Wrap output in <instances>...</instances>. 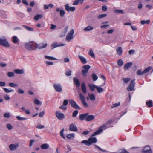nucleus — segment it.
I'll return each mask as SVG.
<instances>
[{"label": "nucleus", "mask_w": 153, "mask_h": 153, "mask_svg": "<svg viewBox=\"0 0 153 153\" xmlns=\"http://www.w3.org/2000/svg\"><path fill=\"white\" fill-rule=\"evenodd\" d=\"M92 137L91 136V137L89 138L88 140H85L82 141L81 143L87 146H90L93 143H96L97 142V138Z\"/></svg>", "instance_id": "nucleus-1"}, {"label": "nucleus", "mask_w": 153, "mask_h": 153, "mask_svg": "<svg viewBox=\"0 0 153 153\" xmlns=\"http://www.w3.org/2000/svg\"><path fill=\"white\" fill-rule=\"evenodd\" d=\"M37 43L33 42L26 43L25 45V48L30 51L33 50L37 48Z\"/></svg>", "instance_id": "nucleus-2"}, {"label": "nucleus", "mask_w": 153, "mask_h": 153, "mask_svg": "<svg viewBox=\"0 0 153 153\" xmlns=\"http://www.w3.org/2000/svg\"><path fill=\"white\" fill-rule=\"evenodd\" d=\"M0 44L5 47H8L10 46L8 42L5 37L0 38Z\"/></svg>", "instance_id": "nucleus-3"}, {"label": "nucleus", "mask_w": 153, "mask_h": 153, "mask_svg": "<svg viewBox=\"0 0 153 153\" xmlns=\"http://www.w3.org/2000/svg\"><path fill=\"white\" fill-rule=\"evenodd\" d=\"M90 68L91 66L88 65H85L83 66L82 72L84 76H86L87 75L88 71Z\"/></svg>", "instance_id": "nucleus-4"}, {"label": "nucleus", "mask_w": 153, "mask_h": 153, "mask_svg": "<svg viewBox=\"0 0 153 153\" xmlns=\"http://www.w3.org/2000/svg\"><path fill=\"white\" fill-rule=\"evenodd\" d=\"M135 79H134L130 82L129 85L127 87V89L129 91H131L134 90V86Z\"/></svg>", "instance_id": "nucleus-5"}, {"label": "nucleus", "mask_w": 153, "mask_h": 153, "mask_svg": "<svg viewBox=\"0 0 153 153\" xmlns=\"http://www.w3.org/2000/svg\"><path fill=\"white\" fill-rule=\"evenodd\" d=\"M79 98L82 102V103L85 107L87 108L88 106L85 101V97L82 93L79 94Z\"/></svg>", "instance_id": "nucleus-6"}, {"label": "nucleus", "mask_w": 153, "mask_h": 153, "mask_svg": "<svg viewBox=\"0 0 153 153\" xmlns=\"http://www.w3.org/2000/svg\"><path fill=\"white\" fill-rule=\"evenodd\" d=\"M74 34V30L72 29L68 34L66 36V40L70 41L73 38V35Z\"/></svg>", "instance_id": "nucleus-7"}, {"label": "nucleus", "mask_w": 153, "mask_h": 153, "mask_svg": "<svg viewBox=\"0 0 153 153\" xmlns=\"http://www.w3.org/2000/svg\"><path fill=\"white\" fill-rule=\"evenodd\" d=\"M142 153H152L150 147L147 145L145 146L141 151Z\"/></svg>", "instance_id": "nucleus-8"}, {"label": "nucleus", "mask_w": 153, "mask_h": 153, "mask_svg": "<svg viewBox=\"0 0 153 153\" xmlns=\"http://www.w3.org/2000/svg\"><path fill=\"white\" fill-rule=\"evenodd\" d=\"M53 86L54 89L57 92H59L62 91V87L60 84H54Z\"/></svg>", "instance_id": "nucleus-9"}, {"label": "nucleus", "mask_w": 153, "mask_h": 153, "mask_svg": "<svg viewBox=\"0 0 153 153\" xmlns=\"http://www.w3.org/2000/svg\"><path fill=\"white\" fill-rule=\"evenodd\" d=\"M69 129L71 131L77 132L78 131L77 128L74 123H71L70 125Z\"/></svg>", "instance_id": "nucleus-10"}, {"label": "nucleus", "mask_w": 153, "mask_h": 153, "mask_svg": "<svg viewBox=\"0 0 153 153\" xmlns=\"http://www.w3.org/2000/svg\"><path fill=\"white\" fill-rule=\"evenodd\" d=\"M56 117L59 120H62L65 118V116L64 114L62 113L56 111Z\"/></svg>", "instance_id": "nucleus-11"}, {"label": "nucleus", "mask_w": 153, "mask_h": 153, "mask_svg": "<svg viewBox=\"0 0 153 153\" xmlns=\"http://www.w3.org/2000/svg\"><path fill=\"white\" fill-rule=\"evenodd\" d=\"M65 10L68 11H70L71 12H73L75 10V7H70L68 4L65 5Z\"/></svg>", "instance_id": "nucleus-12"}, {"label": "nucleus", "mask_w": 153, "mask_h": 153, "mask_svg": "<svg viewBox=\"0 0 153 153\" xmlns=\"http://www.w3.org/2000/svg\"><path fill=\"white\" fill-rule=\"evenodd\" d=\"M81 88L82 92L84 94L87 93L86 87L84 82H83L81 85Z\"/></svg>", "instance_id": "nucleus-13"}, {"label": "nucleus", "mask_w": 153, "mask_h": 153, "mask_svg": "<svg viewBox=\"0 0 153 153\" xmlns=\"http://www.w3.org/2000/svg\"><path fill=\"white\" fill-rule=\"evenodd\" d=\"M19 146V145L18 144H11L9 145V148L10 150L13 151L16 150Z\"/></svg>", "instance_id": "nucleus-14"}, {"label": "nucleus", "mask_w": 153, "mask_h": 153, "mask_svg": "<svg viewBox=\"0 0 153 153\" xmlns=\"http://www.w3.org/2000/svg\"><path fill=\"white\" fill-rule=\"evenodd\" d=\"M47 45V43H46L45 44L41 43L38 44H37V48H38L39 49L44 48L46 47Z\"/></svg>", "instance_id": "nucleus-15"}, {"label": "nucleus", "mask_w": 153, "mask_h": 153, "mask_svg": "<svg viewBox=\"0 0 153 153\" xmlns=\"http://www.w3.org/2000/svg\"><path fill=\"white\" fill-rule=\"evenodd\" d=\"M88 115H89V113H87L80 115L79 116V119L81 121L85 119H85L86 117L88 116Z\"/></svg>", "instance_id": "nucleus-16"}, {"label": "nucleus", "mask_w": 153, "mask_h": 153, "mask_svg": "<svg viewBox=\"0 0 153 153\" xmlns=\"http://www.w3.org/2000/svg\"><path fill=\"white\" fill-rule=\"evenodd\" d=\"M65 45V44H60L58 45L57 43L54 42V43H53L51 45V46L53 47L52 48V49H53L55 48H56V47H59V46H64V45Z\"/></svg>", "instance_id": "nucleus-17"}, {"label": "nucleus", "mask_w": 153, "mask_h": 153, "mask_svg": "<svg viewBox=\"0 0 153 153\" xmlns=\"http://www.w3.org/2000/svg\"><path fill=\"white\" fill-rule=\"evenodd\" d=\"M95 116L93 115H88L85 118L87 121H91L95 119Z\"/></svg>", "instance_id": "nucleus-18"}, {"label": "nucleus", "mask_w": 153, "mask_h": 153, "mask_svg": "<svg viewBox=\"0 0 153 153\" xmlns=\"http://www.w3.org/2000/svg\"><path fill=\"white\" fill-rule=\"evenodd\" d=\"M103 130V129L101 128V127H99V129L94 132V134L91 136V137H93L94 136L100 133Z\"/></svg>", "instance_id": "nucleus-19"}, {"label": "nucleus", "mask_w": 153, "mask_h": 153, "mask_svg": "<svg viewBox=\"0 0 153 153\" xmlns=\"http://www.w3.org/2000/svg\"><path fill=\"white\" fill-rule=\"evenodd\" d=\"M73 80L74 83L75 84L76 86L77 87L79 86L80 83L79 80L75 77L73 78Z\"/></svg>", "instance_id": "nucleus-20"}, {"label": "nucleus", "mask_w": 153, "mask_h": 153, "mask_svg": "<svg viewBox=\"0 0 153 153\" xmlns=\"http://www.w3.org/2000/svg\"><path fill=\"white\" fill-rule=\"evenodd\" d=\"M78 57L83 64H85L87 63L86 59L83 57H82L80 55H79Z\"/></svg>", "instance_id": "nucleus-21"}, {"label": "nucleus", "mask_w": 153, "mask_h": 153, "mask_svg": "<svg viewBox=\"0 0 153 153\" xmlns=\"http://www.w3.org/2000/svg\"><path fill=\"white\" fill-rule=\"evenodd\" d=\"M91 91L93 92L95 90V88L96 89L97 86L94 84H89L88 85Z\"/></svg>", "instance_id": "nucleus-22"}, {"label": "nucleus", "mask_w": 153, "mask_h": 153, "mask_svg": "<svg viewBox=\"0 0 153 153\" xmlns=\"http://www.w3.org/2000/svg\"><path fill=\"white\" fill-rule=\"evenodd\" d=\"M75 134L74 133H71L66 136V137L69 139H73L74 137Z\"/></svg>", "instance_id": "nucleus-23"}, {"label": "nucleus", "mask_w": 153, "mask_h": 153, "mask_svg": "<svg viewBox=\"0 0 153 153\" xmlns=\"http://www.w3.org/2000/svg\"><path fill=\"white\" fill-rule=\"evenodd\" d=\"M116 51L118 54L120 56L122 54V48L121 47H118L116 49Z\"/></svg>", "instance_id": "nucleus-24"}, {"label": "nucleus", "mask_w": 153, "mask_h": 153, "mask_svg": "<svg viewBox=\"0 0 153 153\" xmlns=\"http://www.w3.org/2000/svg\"><path fill=\"white\" fill-rule=\"evenodd\" d=\"M93 29V28L92 27L90 26H88L84 28V30L85 31H89L92 30Z\"/></svg>", "instance_id": "nucleus-25"}, {"label": "nucleus", "mask_w": 153, "mask_h": 153, "mask_svg": "<svg viewBox=\"0 0 153 153\" xmlns=\"http://www.w3.org/2000/svg\"><path fill=\"white\" fill-rule=\"evenodd\" d=\"M49 145L47 143H45L42 144L41 146V148L42 149H47L49 148Z\"/></svg>", "instance_id": "nucleus-26"}, {"label": "nucleus", "mask_w": 153, "mask_h": 153, "mask_svg": "<svg viewBox=\"0 0 153 153\" xmlns=\"http://www.w3.org/2000/svg\"><path fill=\"white\" fill-rule=\"evenodd\" d=\"M114 12L116 13L119 14H122L124 13L123 10L120 9H116L114 10Z\"/></svg>", "instance_id": "nucleus-27"}, {"label": "nucleus", "mask_w": 153, "mask_h": 153, "mask_svg": "<svg viewBox=\"0 0 153 153\" xmlns=\"http://www.w3.org/2000/svg\"><path fill=\"white\" fill-rule=\"evenodd\" d=\"M132 63L131 62H129L125 64V70L128 69L132 65Z\"/></svg>", "instance_id": "nucleus-28"}, {"label": "nucleus", "mask_w": 153, "mask_h": 153, "mask_svg": "<svg viewBox=\"0 0 153 153\" xmlns=\"http://www.w3.org/2000/svg\"><path fill=\"white\" fill-rule=\"evenodd\" d=\"M22 26L29 31H33L34 30V29L31 27L24 25H22Z\"/></svg>", "instance_id": "nucleus-29"}, {"label": "nucleus", "mask_w": 153, "mask_h": 153, "mask_svg": "<svg viewBox=\"0 0 153 153\" xmlns=\"http://www.w3.org/2000/svg\"><path fill=\"white\" fill-rule=\"evenodd\" d=\"M43 16L42 14H37L35 16L34 19L36 21H38L39 18H42Z\"/></svg>", "instance_id": "nucleus-30"}, {"label": "nucleus", "mask_w": 153, "mask_h": 153, "mask_svg": "<svg viewBox=\"0 0 153 153\" xmlns=\"http://www.w3.org/2000/svg\"><path fill=\"white\" fill-rule=\"evenodd\" d=\"M96 89L97 90V92L99 93H101L103 92V89L100 87L97 86L96 88Z\"/></svg>", "instance_id": "nucleus-31"}, {"label": "nucleus", "mask_w": 153, "mask_h": 153, "mask_svg": "<svg viewBox=\"0 0 153 153\" xmlns=\"http://www.w3.org/2000/svg\"><path fill=\"white\" fill-rule=\"evenodd\" d=\"M84 0H76L74 1L73 4V5H77L80 2V3H82L83 1Z\"/></svg>", "instance_id": "nucleus-32"}, {"label": "nucleus", "mask_w": 153, "mask_h": 153, "mask_svg": "<svg viewBox=\"0 0 153 153\" xmlns=\"http://www.w3.org/2000/svg\"><path fill=\"white\" fill-rule=\"evenodd\" d=\"M3 90L6 93H9L11 92L14 91V90L10 89H7L6 88H3Z\"/></svg>", "instance_id": "nucleus-33"}, {"label": "nucleus", "mask_w": 153, "mask_h": 153, "mask_svg": "<svg viewBox=\"0 0 153 153\" xmlns=\"http://www.w3.org/2000/svg\"><path fill=\"white\" fill-rule=\"evenodd\" d=\"M12 39V42L13 43L16 44L18 42V39L17 36H13Z\"/></svg>", "instance_id": "nucleus-34"}, {"label": "nucleus", "mask_w": 153, "mask_h": 153, "mask_svg": "<svg viewBox=\"0 0 153 153\" xmlns=\"http://www.w3.org/2000/svg\"><path fill=\"white\" fill-rule=\"evenodd\" d=\"M88 95L91 100L94 101L95 100V97L94 94H89Z\"/></svg>", "instance_id": "nucleus-35"}, {"label": "nucleus", "mask_w": 153, "mask_h": 153, "mask_svg": "<svg viewBox=\"0 0 153 153\" xmlns=\"http://www.w3.org/2000/svg\"><path fill=\"white\" fill-rule=\"evenodd\" d=\"M150 23V21L149 20H148L146 21L145 20H141L140 21V23L142 25H144V24H149Z\"/></svg>", "instance_id": "nucleus-36"}, {"label": "nucleus", "mask_w": 153, "mask_h": 153, "mask_svg": "<svg viewBox=\"0 0 153 153\" xmlns=\"http://www.w3.org/2000/svg\"><path fill=\"white\" fill-rule=\"evenodd\" d=\"M146 104L147 105V106L149 107H151L153 106L152 104V101L150 100L146 102Z\"/></svg>", "instance_id": "nucleus-37"}, {"label": "nucleus", "mask_w": 153, "mask_h": 153, "mask_svg": "<svg viewBox=\"0 0 153 153\" xmlns=\"http://www.w3.org/2000/svg\"><path fill=\"white\" fill-rule=\"evenodd\" d=\"M16 118L17 119V120H21V121H23L25 120H26L27 119V118L25 117H20V116H17L16 117Z\"/></svg>", "instance_id": "nucleus-38"}, {"label": "nucleus", "mask_w": 153, "mask_h": 153, "mask_svg": "<svg viewBox=\"0 0 153 153\" xmlns=\"http://www.w3.org/2000/svg\"><path fill=\"white\" fill-rule=\"evenodd\" d=\"M92 77L93 81H95L98 79L97 76L94 73H93L92 75Z\"/></svg>", "instance_id": "nucleus-39"}, {"label": "nucleus", "mask_w": 153, "mask_h": 153, "mask_svg": "<svg viewBox=\"0 0 153 153\" xmlns=\"http://www.w3.org/2000/svg\"><path fill=\"white\" fill-rule=\"evenodd\" d=\"M118 65L120 67L122 66L123 64V62L121 59H119L117 62Z\"/></svg>", "instance_id": "nucleus-40"}, {"label": "nucleus", "mask_w": 153, "mask_h": 153, "mask_svg": "<svg viewBox=\"0 0 153 153\" xmlns=\"http://www.w3.org/2000/svg\"><path fill=\"white\" fill-rule=\"evenodd\" d=\"M88 54L91 57H95L94 54L92 49L90 50Z\"/></svg>", "instance_id": "nucleus-41"}, {"label": "nucleus", "mask_w": 153, "mask_h": 153, "mask_svg": "<svg viewBox=\"0 0 153 153\" xmlns=\"http://www.w3.org/2000/svg\"><path fill=\"white\" fill-rule=\"evenodd\" d=\"M34 102L36 104L38 105H42V102L40 101L39 100L37 99H35L34 100Z\"/></svg>", "instance_id": "nucleus-42"}, {"label": "nucleus", "mask_w": 153, "mask_h": 153, "mask_svg": "<svg viewBox=\"0 0 153 153\" xmlns=\"http://www.w3.org/2000/svg\"><path fill=\"white\" fill-rule=\"evenodd\" d=\"M15 73L18 74H22L23 73V70L20 69H17L14 70Z\"/></svg>", "instance_id": "nucleus-43"}, {"label": "nucleus", "mask_w": 153, "mask_h": 153, "mask_svg": "<svg viewBox=\"0 0 153 153\" xmlns=\"http://www.w3.org/2000/svg\"><path fill=\"white\" fill-rule=\"evenodd\" d=\"M11 87L15 88L16 87H17L18 85L13 83H9L8 84Z\"/></svg>", "instance_id": "nucleus-44"}, {"label": "nucleus", "mask_w": 153, "mask_h": 153, "mask_svg": "<svg viewBox=\"0 0 153 153\" xmlns=\"http://www.w3.org/2000/svg\"><path fill=\"white\" fill-rule=\"evenodd\" d=\"M45 58L46 59L49 60H55L56 59V58H55L53 57L50 56H45Z\"/></svg>", "instance_id": "nucleus-45"}, {"label": "nucleus", "mask_w": 153, "mask_h": 153, "mask_svg": "<svg viewBox=\"0 0 153 153\" xmlns=\"http://www.w3.org/2000/svg\"><path fill=\"white\" fill-rule=\"evenodd\" d=\"M14 75V73L13 72H8L7 74V75L10 77L13 76Z\"/></svg>", "instance_id": "nucleus-46"}, {"label": "nucleus", "mask_w": 153, "mask_h": 153, "mask_svg": "<svg viewBox=\"0 0 153 153\" xmlns=\"http://www.w3.org/2000/svg\"><path fill=\"white\" fill-rule=\"evenodd\" d=\"M69 103L71 104V107H73L75 103H76L75 101L72 100H69Z\"/></svg>", "instance_id": "nucleus-47"}, {"label": "nucleus", "mask_w": 153, "mask_h": 153, "mask_svg": "<svg viewBox=\"0 0 153 153\" xmlns=\"http://www.w3.org/2000/svg\"><path fill=\"white\" fill-rule=\"evenodd\" d=\"M78 113V111L77 110H75L74 111L72 114V116L73 117H76Z\"/></svg>", "instance_id": "nucleus-48"}, {"label": "nucleus", "mask_w": 153, "mask_h": 153, "mask_svg": "<svg viewBox=\"0 0 153 153\" xmlns=\"http://www.w3.org/2000/svg\"><path fill=\"white\" fill-rule=\"evenodd\" d=\"M72 107H73V108L75 109H77L79 110H80L81 109V108H80V107H79L76 103H75L74 105Z\"/></svg>", "instance_id": "nucleus-49"}, {"label": "nucleus", "mask_w": 153, "mask_h": 153, "mask_svg": "<svg viewBox=\"0 0 153 153\" xmlns=\"http://www.w3.org/2000/svg\"><path fill=\"white\" fill-rule=\"evenodd\" d=\"M64 129L63 128L61 130L60 132V136L62 137L64 139H65V137L63 135V133L64 131Z\"/></svg>", "instance_id": "nucleus-50"}, {"label": "nucleus", "mask_w": 153, "mask_h": 153, "mask_svg": "<svg viewBox=\"0 0 153 153\" xmlns=\"http://www.w3.org/2000/svg\"><path fill=\"white\" fill-rule=\"evenodd\" d=\"M137 75H141L144 74L143 71L142 72L141 70H138L137 71Z\"/></svg>", "instance_id": "nucleus-51"}, {"label": "nucleus", "mask_w": 153, "mask_h": 153, "mask_svg": "<svg viewBox=\"0 0 153 153\" xmlns=\"http://www.w3.org/2000/svg\"><path fill=\"white\" fill-rule=\"evenodd\" d=\"M151 68L150 67L146 68L143 71V73L144 74L149 72L151 70Z\"/></svg>", "instance_id": "nucleus-52"}, {"label": "nucleus", "mask_w": 153, "mask_h": 153, "mask_svg": "<svg viewBox=\"0 0 153 153\" xmlns=\"http://www.w3.org/2000/svg\"><path fill=\"white\" fill-rule=\"evenodd\" d=\"M106 16H107V15H106V14H101V15H99L97 16V18H98V19H101V18H103V17H106Z\"/></svg>", "instance_id": "nucleus-53"}, {"label": "nucleus", "mask_w": 153, "mask_h": 153, "mask_svg": "<svg viewBox=\"0 0 153 153\" xmlns=\"http://www.w3.org/2000/svg\"><path fill=\"white\" fill-rule=\"evenodd\" d=\"M11 115L9 113H5L4 114V116L5 117L7 118H9L10 116Z\"/></svg>", "instance_id": "nucleus-54"}, {"label": "nucleus", "mask_w": 153, "mask_h": 153, "mask_svg": "<svg viewBox=\"0 0 153 153\" xmlns=\"http://www.w3.org/2000/svg\"><path fill=\"white\" fill-rule=\"evenodd\" d=\"M65 14V11L63 10H61L60 12V15L61 17H63Z\"/></svg>", "instance_id": "nucleus-55"}, {"label": "nucleus", "mask_w": 153, "mask_h": 153, "mask_svg": "<svg viewBox=\"0 0 153 153\" xmlns=\"http://www.w3.org/2000/svg\"><path fill=\"white\" fill-rule=\"evenodd\" d=\"M120 103L119 102L114 103L111 106V108H113L114 107H116L120 105Z\"/></svg>", "instance_id": "nucleus-56"}, {"label": "nucleus", "mask_w": 153, "mask_h": 153, "mask_svg": "<svg viewBox=\"0 0 153 153\" xmlns=\"http://www.w3.org/2000/svg\"><path fill=\"white\" fill-rule=\"evenodd\" d=\"M71 70H69L68 71L65 72V74L68 76H70L71 75Z\"/></svg>", "instance_id": "nucleus-57"}, {"label": "nucleus", "mask_w": 153, "mask_h": 153, "mask_svg": "<svg viewBox=\"0 0 153 153\" xmlns=\"http://www.w3.org/2000/svg\"><path fill=\"white\" fill-rule=\"evenodd\" d=\"M44 127L45 126H44L40 124L36 126L37 128L40 129H43L44 128Z\"/></svg>", "instance_id": "nucleus-58"}, {"label": "nucleus", "mask_w": 153, "mask_h": 153, "mask_svg": "<svg viewBox=\"0 0 153 153\" xmlns=\"http://www.w3.org/2000/svg\"><path fill=\"white\" fill-rule=\"evenodd\" d=\"M7 128L9 130H10L13 129V127L10 124H8L7 125Z\"/></svg>", "instance_id": "nucleus-59"}, {"label": "nucleus", "mask_w": 153, "mask_h": 153, "mask_svg": "<svg viewBox=\"0 0 153 153\" xmlns=\"http://www.w3.org/2000/svg\"><path fill=\"white\" fill-rule=\"evenodd\" d=\"M68 100L65 99L64 100L63 104V105L66 106L68 104Z\"/></svg>", "instance_id": "nucleus-60"}, {"label": "nucleus", "mask_w": 153, "mask_h": 153, "mask_svg": "<svg viewBox=\"0 0 153 153\" xmlns=\"http://www.w3.org/2000/svg\"><path fill=\"white\" fill-rule=\"evenodd\" d=\"M90 131L88 130L84 131L83 132L82 134L84 135H88L90 133Z\"/></svg>", "instance_id": "nucleus-61"}, {"label": "nucleus", "mask_w": 153, "mask_h": 153, "mask_svg": "<svg viewBox=\"0 0 153 153\" xmlns=\"http://www.w3.org/2000/svg\"><path fill=\"white\" fill-rule=\"evenodd\" d=\"M18 92L19 93L21 94H23L24 93V91L21 89H18Z\"/></svg>", "instance_id": "nucleus-62"}, {"label": "nucleus", "mask_w": 153, "mask_h": 153, "mask_svg": "<svg viewBox=\"0 0 153 153\" xmlns=\"http://www.w3.org/2000/svg\"><path fill=\"white\" fill-rule=\"evenodd\" d=\"M45 114V112L44 111H42L40 112L39 114V116L41 117H42Z\"/></svg>", "instance_id": "nucleus-63"}, {"label": "nucleus", "mask_w": 153, "mask_h": 153, "mask_svg": "<svg viewBox=\"0 0 153 153\" xmlns=\"http://www.w3.org/2000/svg\"><path fill=\"white\" fill-rule=\"evenodd\" d=\"M135 53V51L133 50H130L128 51L129 54L130 55L133 54Z\"/></svg>", "instance_id": "nucleus-64"}]
</instances>
